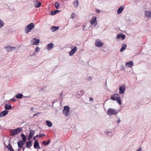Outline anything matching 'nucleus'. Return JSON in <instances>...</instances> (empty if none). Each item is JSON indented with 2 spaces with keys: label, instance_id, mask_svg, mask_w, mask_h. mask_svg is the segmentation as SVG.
Wrapping results in <instances>:
<instances>
[{
  "label": "nucleus",
  "instance_id": "obj_1",
  "mask_svg": "<svg viewBox=\"0 0 151 151\" xmlns=\"http://www.w3.org/2000/svg\"><path fill=\"white\" fill-rule=\"evenodd\" d=\"M111 99L112 100L116 101L119 105L122 104L121 98L119 95L117 93H114L111 96Z\"/></svg>",
  "mask_w": 151,
  "mask_h": 151
},
{
  "label": "nucleus",
  "instance_id": "obj_2",
  "mask_svg": "<svg viewBox=\"0 0 151 151\" xmlns=\"http://www.w3.org/2000/svg\"><path fill=\"white\" fill-rule=\"evenodd\" d=\"M35 26V24L33 23H31L27 25L24 29L25 33L26 34L28 33L34 28Z\"/></svg>",
  "mask_w": 151,
  "mask_h": 151
},
{
  "label": "nucleus",
  "instance_id": "obj_3",
  "mask_svg": "<svg viewBox=\"0 0 151 151\" xmlns=\"http://www.w3.org/2000/svg\"><path fill=\"white\" fill-rule=\"evenodd\" d=\"M22 130V129L20 127H18L16 129L13 130H10V132L11 135L14 136L16 134H18Z\"/></svg>",
  "mask_w": 151,
  "mask_h": 151
},
{
  "label": "nucleus",
  "instance_id": "obj_4",
  "mask_svg": "<svg viewBox=\"0 0 151 151\" xmlns=\"http://www.w3.org/2000/svg\"><path fill=\"white\" fill-rule=\"evenodd\" d=\"M69 111V108L68 106H66L64 107V109L63 110V113L65 115V116H67L68 114Z\"/></svg>",
  "mask_w": 151,
  "mask_h": 151
},
{
  "label": "nucleus",
  "instance_id": "obj_5",
  "mask_svg": "<svg viewBox=\"0 0 151 151\" xmlns=\"http://www.w3.org/2000/svg\"><path fill=\"white\" fill-rule=\"evenodd\" d=\"M126 86L125 84H123L119 88V93L120 94H124L126 90Z\"/></svg>",
  "mask_w": 151,
  "mask_h": 151
},
{
  "label": "nucleus",
  "instance_id": "obj_6",
  "mask_svg": "<svg viewBox=\"0 0 151 151\" xmlns=\"http://www.w3.org/2000/svg\"><path fill=\"white\" fill-rule=\"evenodd\" d=\"M117 113L114 109L109 108L107 110V114L109 115L115 114Z\"/></svg>",
  "mask_w": 151,
  "mask_h": 151
},
{
  "label": "nucleus",
  "instance_id": "obj_7",
  "mask_svg": "<svg viewBox=\"0 0 151 151\" xmlns=\"http://www.w3.org/2000/svg\"><path fill=\"white\" fill-rule=\"evenodd\" d=\"M16 48L15 47H11V46H5L4 47V49H5L6 52H9L11 51L12 50H14Z\"/></svg>",
  "mask_w": 151,
  "mask_h": 151
},
{
  "label": "nucleus",
  "instance_id": "obj_8",
  "mask_svg": "<svg viewBox=\"0 0 151 151\" xmlns=\"http://www.w3.org/2000/svg\"><path fill=\"white\" fill-rule=\"evenodd\" d=\"M32 45H37L40 42V40L39 39L33 38L32 40Z\"/></svg>",
  "mask_w": 151,
  "mask_h": 151
},
{
  "label": "nucleus",
  "instance_id": "obj_9",
  "mask_svg": "<svg viewBox=\"0 0 151 151\" xmlns=\"http://www.w3.org/2000/svg\"><path fill=\"white\" fill-rule=\"evenodd\" d=\"M103 44V43L99 39H97L95 41V45L96 46L100 47Z\"/></svg>",
  "mask_w": 151,
  "mask_h": 151
},
{
  "label": "nucleus",
  "instance_id": "obj_10",
  "mask_svg": "<svg viewBox=\"0 0 151 151\" xmlns=\"http://www.w3.org/2000/svg\"><path fill=\"white\" fill-rule=\"evenodd\" d=\"M34 4L36 8H38L40 6L41 3L37 0H35L34 1Z\"/></svg>",
  "mask_w": 151,
  "mask_h": 151
},
{
  "label": "nucleus",
  "instance_id": "obj_11",
  "mask_svg": "<svg viewBox=\"0 0 151 151\" xmlns=\"http://www.w3.org/2000/svg\"><path fill=\"white\" fill-rule=\"evenodd\" d=\"M77 48L76 46L72 49V50L69 52V55L70 56L73 55L76 51Z\"/></svg>",
  "mask_w": 151,
  "mask_h": 151
},
{
  "label": "nucleus",
  "instance_id": "obj_12",
  "mask_svg": "<svg viewBox=\"0 0 151 151\" xmlns=\"http://www.w3.org/2000/svg\"><path fill=\"white\" fill-rule=\"evenodd\" d=\"M90 22L92 24H94V25H96L97 24L96 17H94L90 21Z\"/></svg>",
  "mask_w": 151,
  "mask_h": 151
},
{
  "label": "nucleus",
  "instance_id": "obj_13",
  "mask_svg": "<svg viewBox=\"0 0 151 151\" xmlns=\"http://www.w3.org/2000/svg\"><path fill=\"white\" fill-rule=\"evenodd\" d=\"M35 132L34 130H30V133L29 135L28 138V140H30L33 137V135L35 134Z\"/></svg>",
  "mask_w": 151,
  "mask_h": 151
},
{
  "label": "nucleus",
  "instance_id": "obj_14",
  "mask_svg": "<svg viewBox=\"0 0 151 151\" xmlns=\"http://www.w3.org/2000/svg\"><path fill=\"white\" fill-rule=\"evenodd\" d=\"M34 148L35 149H39L40 148L38 141L37 140H35L34 144Z\"/></svg>",
  "mask_w": 151,
  "mask_h": 151
},
{
  "label": "nucleus",
  "instance_id": "obj_15",
  "mask_svg": "<svg viewBox=\"0 0 151 151\" xmlns=\"http://www.w3.org/2000/svg\"><path fill=\"white\" fill-rule=\"evenodd\" d=\"M9 113V111L6 110H4L0 113V117H2L7 115Z\"/></svg>",
  "mask_w": 151,
  "mask_h": 151
},
{
  "label": "nucleus",
  "instance_id": "obj_16",
  "mask_svg": "<svg viewBox=\"0 0 151 151\" xmlns=\"http://www.w3.org/2000/svg\"><path fill=\"white\" fill-rule=\"evenodd\" d=\"M133 65V63L132 61L127 62L126 63V66L128 68H130Z\"/></svg>",
  "mask_w": 151,
  "mask_h": 151
},
{
  "label": "nucleus",
  "instance_id": "obj_17",
  "mask_svg": "<svg viewBox=\"0 0 151 151\" xmlns=\"http://www.w3.org/2000/svg\"><path fill=\"white\" fill-rule=\"evenodd\" d=\"M12 107L9 103H8L5 104V109L6 110H8L11 109Z\"/></svg>",
  "mask_w": 151,
  "mask_h": 151
},
{
  "label": "nucleus",
  "instance_id": "obj_18",
  "mask_svg": "<svg viewBox=\"0 0 151 151\" xmlns=\"http://www.w3.org/2000/svg\"><path fill=\"white\" fill-rule=\"evenodd\" d=\"M124 8V7L123 6H121L119 7L117 10V13L118 14H120L122 12Z\"/></svg>",
  "mask_w": 151,
  "mask_h": 151
},
{
  "label": "nucleus",
  "instance_id": "obj_19",
  "mask_svg": "<svg viewBox=\"0 0 151 151\" xmlns=\"http://www.w3.org/2000/svg\"><path fill=\"white\" fill-rule=\"evenodd\" d=\"M59 27L58 26H52L50 28V30L52 32H54L59 29Z\"/></svg>",
  "mask_w": 151,
  "mask_h": 151
},
{
  "label": "nucleus",
  "instance_id": "obj_20",
  "mask_svg": "<svg viewBox=\"0 0 151 151\" xmlns=\"http://www.w3.org/2000/svg\"><path fill=\"white\" fill-rule=\"evenodd\" d=\"M127 45L126 44H123L122 45V46L121 48L120 51V52H122L124 50H125L127 48Z\"/></svg>",
  "mask_w": 151,
  "mask_h": 151
},
{
  "label": "nucleus",
  "instance_id": "obj_21",
  "mask_svg": "<svg viewBox=\"0 0 151 151\" xmlns=\"http://www.w3.org/2000/svg\"><path fill=\"white\" fill-rule=\"evenodd\" d=\"M54 44L52 43H51L48 44L47 45V49L48 50H51L53 47Z\"/></svg>",
  "mask_w": 151,
  "mask_h": 151
},
{
  "label": "nucleus",
  "instance_id": "obj_22",
  "mask_svg": "<svg viewBox=\"0 0 151 151\" xmlns=\"http://www.w3.org/2000/svg\"><path fill=\"white\" fill-rule=\"evenodd\" d=\"M145 15L146 17L151 18V12L149 11L145 12Z\"/></svg>",
  "mask_w": 151,
  "mask_h": 151
},
{
  "label": "nucleus",
  "instance_id": "obj_23",
  "mask_svg": "<svg viewBox=\"0 0 151 151\" xmlns=\"http://www.w3.org/2000/svg\"><path fill=\"white\" fill-rule=\"evenodd\" d=\"M60 11L58 10H56L54 11H52L50 13V14L52 15H53L59 12Z\"/></svg>",
  "mask_w": 151,
  "mask_h": 151
},
{
  "label": "nucleus",
  "instance_id": "obj_24",
  "mask_svg": "<svg viewBox=\"0 0 151 151\" xmlns=\"http://www.w3.org/2000/svg\"><path fill=\"white\" fill-rule=\"evenodd\" d=\"M78 0H75L73 2V4L75 7H77L78 6Z\"/></svg>",
  "mask_w": 151,
  "mask_h": 151
},
{
  "label": "nucleus",
  "instance_id": "obj_25",
  "mask_svg": "<svg viewBox=\"0 0 151 151\" xmlns=\"http://www.w3.org/2000/svg\"><path fill=\"white\" fill-rule=\"evenodd\" d=\"M46 124L49 127H51L52 126V123L50 121L47 120L46 121Z\"/></svg>",
  "mask_w": 151,
  "mask_h": 151
},
{
  "label": "nucleus",
  "instance_id": "obj_26",
  "mask_svg": "<svg viewBox=\"0 0 151 151\" xmlns=\"http://www.w3.org/2000/svg\"><path fill=\"white\" fill-rule=\"evenodd\" d=\"M23 96V95L22 93H18L15 96L16 98L18 99H21Z\"/></svg>",
  "mask_w": 151,
  "mask_h": 151
},
{
  "label": "nucleus",
  "instance_id": "obj_27",
  "mask_svg": "<svg viewBox=\"0 0 151 151\" xmlns=\"http://www.w3.org/2000/svg\"><path fill=\"white\" fill-rule=\"evenodd\" d=\"M21 137L22 138V140L24 142H25L26 140V136L23 133H22L21 134Z\"/></svg>",
  "mask_w": 151,
  "mask_h": 151
},
{
  "label": "nucleus",
  "instance_id": "obj_28",
  "mask_svg": "<svg viewBox=\"0 0 151 151\" xmlns=\"http://www.w3.org/2000/svg\"><path fill=\"white\" fill-rule=\"evenodd\" d=\"M4 21L0 19V29L3 27L4 25Z\"/></svg>",
  "mask_w": 151,
  "mask_h": 151
},
{
  "label": "nucleus",
  "instance_id": "obj_29",
  "mask_svg": "<svg viewBox=\"0 0 151 151\" xmlns=\"http://www.w3.org/2000/svg\"><path fill=\"white\" fill-rule=\"evenodd\" d=\"M23 143L22 141H20L18 142V145L19 147L21 148L22 147Z\"/></svg>",
  "mask_w": 151,
  "mask_h": 151
},
{
  "label": "nucleus",
  "instance_id": "obj_30",
  "mask_svg": "<svg viewBox=\"0 0 151 151\" xmlns=\"http://www.w3.org/2000/svg\"><path fill=\"white\" fill-rule=\"evenodd\" d=\"M26 147H31L29 145H32V141H29L27 142L26 143Z\"/></svg>",
  "mask_w": 151,
  "mask_h": 151
},
{
  "label": "nucleus",
  "instance_id": "obj_31",
  "mask_svg": "<svg viewBox=\"0 0 151 151\" xmlns=\"http://www.w3.org/2000/svg\"><path fill=\"white\" fill-rule=\"evenodd\" d=\"M77 93L79 95H82L84 93V92L83 91H78Z\"/></svg>",
  "mask_w": 151,
  "mask_h": 151
},
{
  "label": "nucleus",
  "instance_id": "obj_32",
  "mask_svg": "<svg viewBox=\"0 0 151 151\" xmlns=\"http://www.w3.org/2000/svg\"><path fill=\"white\" fill-rule=\"evenodd\" d=\"M59 5L60 4H59L58 2H56L55 3V6L56 9H58L59 7Z\"/></svg>",
  "mask_w": 151,
  "mask_h": 151
},
{
  "label": "nucleus",
  "instance_id": "obj_33",
  "mask_svg": "<svg viewBox=\"0 0 151 151\" xmlns=\"http://www.w3.org/2000/svg\"><path fill=\"white\" fill-rule=\"evenodd\" d=\"M106 134L109 136H112V133L110 132L106 131Z\"/></svg>",
  "mask_w": 151,
  "mask_h": 151
},
{
  "label": "nucleus",
  "instance_id": "obj_34",
  "mask_svg": "<svg viewBox=\"0 0 151 151\" xmlns=\"http://www.w3.org/2000/svg\"><path fill=\"white\" fill-rule=\"evenodd\" d=\"M37 135L38 136V137H41L42 136H45V134L42 133H40L39 135Z\"/></svg>",
  "mask_w": 151,
  "mask_h": 151
},
{
  "label": "nucleus",
  "instance_id": "obj_35",
  "mask_svg": "<svg viewBox=\"0 0 151 151\" xmlns=\"http://www.w3.org/2000/svg\"><path fill=\"white\" fill-rule=\"evenodd\" d=\"M7 148H8V150H10L11 149V148H12V146L10 145L9 144V145L7 146Z\"/></svg>",
  "mask_w": 151,
  "mask_h": 151
},
{
  "label": "nucleus",
  "instance_id": "obj_36",
  "mask_svg": "<svg viewBox=\"0 0 151 151\" xmlns=\"http://www.w3.org/2000/svg\"><path fill=\"white\" fill-rule=\"evenodd\" d=\"M43 144L44 145L46 146L48 144V142H47L45 141H43L42 142Z\"/></svg>",
  "mask_w": 151,
  "mask_h": 151
},
{
  "label": "nucleus",
  "instance_id": "obj_37",
  "mask_svg": "<svg viewBox=\"0 0 151 151\" xmlns=\"http://www.w3.org/2000/svg\"><path fill=\"white\" fill-rule=\"evenodd\" d=\"M122 33L119 34L117 36V37L118 38H119L121 37V35Z\"/></svg>",
  "mask_w": 151,
  "mask_h": 151
},
{
  "label": "nucleus",
  "instance_id": "obj_38",
  "mask_svg": "<svg viewBox=\"0 0 151 151\" xmlns=\"http://www.w3.org/2000/svg\"><path fill=\"white\" fill-rule=\"evenodd\" d=\"M125 35L124 34H122L121 35V38H122V40L124 39L125 38Z\"/></svg>",
  "mask_w": 151,
  "mask_h": 151
},
{
  "label": "nucleus",
  "instance_id": "obj_39",
  "mask_svg": "<svg viewBox=\"0 0 151 151\" xmlns=\"http://www.w3.org/2000/svg\"><path fill=\"white\" fill-rule=\"evenodd\" d=\"M35 51L37 52H38L40 51V48L38 47H37L35 48Z\"/></svg>",
  "mask_w": 151,
  "mask_h": 151
},
{
  "label": "nucleus",
  "instance_id": "obj_40",
  "mask_svg": "<svg viewBox=\"0 0 151 151\" xmlns=\"http://www.w3.org/2000/svg\"><path fill=\"white\" fill-rule=\"evenodd\" d=\"M92 79V77H87L86 78V80H88L89 81H91Z\"/></svg>",
  "mask_w": 151,
  "mask_h": 151
},
{
  "label": "nucleus",
  "instance_id": "obj_41",
  "mask_svg": "<svg viewBox=\"0 0 151 151\" xmlns=\"http://www.w3.org/2000/svg\"><path fill=\"white\" fill-rule=\"evenodd\" d=\"M10 101L14 102L16 101V99L14 98H13L10 99Z\"/></svg>",
  "mask_w": 151,
  "mask_h": 151
},
{
  "label": "nucleus",
  "instance_id": "obj_42",
  "mask_svg": "<svg viewBox=\"0 0 151 151\" xmlns=\"http://www.w3.org/2000/svg\"><path fill=\"white\" fill-rule=\"evenodd\" d=\"M117 119H118V120L117 121V123H119L121 122V120L119 119V118L117 117Z\"/></svg>",
  "mask_w": 151,
  "mask_h": 151
},
{
  "label": "nucleus",
  "instance_id": "obj_43",
  "mask_svg": "<svg viewBox=\"0 0 151 151\" xmlns=\"http://www.w3.org/2000/svg\"><path fill=\"white\" fill-rule=\"evenodd\" d=\"M40 113V112H37L36 113V114H35L33 115V116H36L38 115H39Z\"/></svg>",
  "mask_w": 151,
  "mask_h": 151
},
{
  "label": "nucleus",
  "instance_id": "obj_44",
  "mask_svg": "<svg viewBox=\"0 0 151 151\" xmlns=\"http://www.w3.org/2000/svg\"><path fill=\"white\" fill-rule=\"evenodd\" d=\"M74 17H75L74 14L73 13L71 15V17L72 18H73Z\"/></svg>",
  "mask_w": 151,
  "mask_h": 151
},
{
  "label": "nucleus",
  "instance_id": "obj_45",
  "mask_svg": "<svg viewBox=\"0 0 151 151\" xmlns=\"http://www.w3.org/2000/svg\"><path fill=\"white\" fill-rule=\"evenodd\" d=\"M137 151H142V149L141 147H140L137 150Z\"/></svg>",
  "mask_w": 151,
  "mask_h": 151
},
{
  "label": "nucleus",
  "instance_id": "obj_46",
  "mask_svg": "<svg viewBox=\"0 0 151 151\" xmlns=\"http://www.w3.org/2000/svg\"><path fill=\"white\" fill-rule=\"evenodd\" d=\"M38 135H36V136H35L33 138V139H35V137H38Z\"/></svg>",
  "mask_w": 151,
  "mask_h": 151
},
{
  "label": "nucleus",
  "instance_id": "obj_47",
  "mask_svg": "<svg viewBox=\"0 0 151 151\" xmlns=\"http://www.w3.org/2000/svg\"><path fill=\"white\" fill-rule=\"evenodd\" d=\"M96 12L97 13H99L100 12V10L99 9H97L96 10Z\"/></svg>",
  "mask_w": 151,
  "mask_h": 151
},
{
  "label": "nucleus",
  "instance_id": "obj_48",
  "mask_svg": "<svg viewBox=\"0 0 151 151\" xmlns=\"http://www.w3.org/2000/svg\"><path fill=\"white\" fill-rule=\"evenodd\" d=\"M50 140H47V142H48V144H49L50 142Z\"/></svg>",
  "mask_w": 151,
  "mask_h": 151
},
{
  "label": "nucleus",
  "instance_id": "obj_49",
  "mask_svg": "<svg viewBox=\"0 0 151 151\" xmlns=\"http://www.w3.org/2000/svg\"><path fill=\"white\" fill-rule=\"evenodd\" d=\"M10 151H14V150L13 148H11V149L10 150Z\"/></svg>",
  "mask_w": 151,
  "mask_h": 151
},
{
  "label": "nucleus",
  "instance_id": "obj_50",
  "mask_svg": "<svg viewBox=\"0 0 151 151\" xmlns=\"http://www.w3.org/2000/svg\"><path fill=\"white\" fill-rule=\"evenodd\" d=\"M90 100L92 101L93 99L91 97L90 98Z\"/></svg>",
  "mask_w": 151,
  "mask_h": 151
},
{
  "label": "nucleus",
  "instance_id": "obj_51",
  "mask_svg": "<svg viewBox=\"0 0 151 151\" xmlns=\"http://www.w3.org/2000/svg\"><path fill=\"white\" fill-rule=\"evenodd\" d=\"M33 109V108H31V109L32 110Z\"/></svg>",
  "mask_w": 151,
  "mask_h": 151
},
{
  "label": "nucleus",
  "instance_id": "obj_52",
  "mask_svg": "<svg viewBox=\"0 0 151 151\" xmlns=\"http://www.w3.org/2000/svg\"><path fill=\"white\" fill-rule=\"evenodd\" d=\"M62 94H63V93H61L60 96H62Z\"/></svg>",
  "mask_w": 151,
  "mask_h": 151
},
{
  "label": "nucleus",
  "instance_id": "obj_53",
  "mask_svg": "<svg viewBox=\"0 0 151 151\" xmlns=\"http://www.w3.org/2000/svg\"><path fill=\"white\" fill-rule=\"evenodd\" d=\"M85 27V26H83V27Z\"/></svg>",
  "mask_w": 151,
  "mask_h": 151
},
{
  "label": "nucleus",
  "instance_id": "obj_54",
  "mask_svg": "<svg viewBox=\"0 0 151 151\" xmlns=\"http://www.w3.org/2000/svg\"><path fill=\"white\" fill-rule=\"evenodd\" d=\"M42 151H45V150H43Z\"/></svg>",
  "mask_w": 151,
  "mask_h": 151
}]
</instances>
